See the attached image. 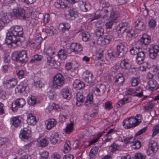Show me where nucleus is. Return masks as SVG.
<instances>
[{"label": "nucleus", "mask_w": 159, "mask_h": 159, "mask_svg": "<svg viewBox=\"0 0 159 159\" xmlns=\"http://www.w3.org/2000/svg\"><path fill=\"white\" fill-rule=\"evenodd\" d=\"M12 60L22 63H25L28 60L27 52L25 50L16 51L12 54Z\"/></svg>", "instance_id": "nucleus-1"}, {"label": "nucleus", "mask_w": 159, "mask_h": 159, "mask_svg": "<svg viewBox=\"0 0 159 159\" xmlns=\"http://www.w3.org/2000/svg\"><path fill=\"white\" fill-rule=\"evenodd\" d=\"M11 17L12 19H19L21 20H26V17L25 15V11L24 9L18 8L14 9L11 13Z\"/></svg>", "instance_id": "nucleus-2"}, {"label": "nucleus", "mask_w": 159, "mask_h": 159, "mask_svg": "<svg viewBox=\"0 0 159 159\" xmlns=\"http://www.w3.org/2000/svg\"><path fill=\"white\" fill-rule=\"evenodd\" d=\"M138 119L134 117L128 118L125 119L122 122L123 125L125 128L129 129L138 125L139 122H137Z\"/></svg>", "instance_id": "nucleus-3"}, {"label": "nucleus", "mask_w": 159, "mask_h": 159, "mask_svg": "<svg viewBox=\"0 0 159 159\" xmlns=\"http://www.w3.org/2000/svg\"><path fill=\"white\" fill-rule=\"evenodd\" d=\"M64 84L65 79L61 74H57L53 77V86L54 88L60 89Z\"/></svg>", "instance_id": "nucleus-4"}, {"label": "nucleus", "mask_w": 159, "mask_h": 159, "mask_svg": "<svg viewBox=\"0 0 159 159\" xmlns=\"http://www.w3.org/2000/svg\"><path fill=\"white\" fill-rule=\"evenodd\" d=\"M121 141L125 144L133 143L132 147L135 149H139L141 146V143L139 141L136 140L135 139H133V137L131 136L129 137H123V138L121 139Z\"/></svg>", "instance_id": "nucleus-5"}, {"label": "nucleus", "mask_w": 159, "mask_h": 159, "mask_svg": "<svg viewBox=\"0 0 159 159\" xmlns=\"http://www.w3.org/2000/svg\"><path fill=\"white\" fill-rule=\"evenodd\" d=\"M7 36L5 43L8 45H12L13 44H14L20 45L23 42L24 39L22 38L21 39H19L20 40H17L16 37L12 35L11 32H8V33H7Z\"/></svg>", "instance_id": "nucleus-6"}, {"label": "nucleus", "mask_w": 159, "mask_h": 159, "mask_svg": "<svg viewBox=\"0 0 159 159\" xmlns=\"http://www.w3.org/2000/svg\"><path fill=\"white\" fill-rule=\"evenodd\" d=\"M11 13H7L1 11L0 12V25L1 28H3L5 24L9 23L11 20L12 18L11 17Z\"/></svg>", "instance_id": "nucleus-7"}, {"label": "nucleus", "mask_w": 159, "mask_h": 159, "mask_svg": "<svg viewBox=\"0 0 159 159\" xmlns=\"http://www.w3.org/2000/svg\"><path fill=\"white\" fill-rule=\"evenodd\" d=\"M26 103L25 100L23 98H18L16 99L12 103L11 109L13 111L16 112L18 108H22Z\"/></svg>", "instance_id": "nucleus-8"}, {"label": "nucleus", "mask_w": 159, "mask_h": 159, "mask_svg": "<svg viewBox=\"0 0 159 159\" xmlns=\"http://www.w3.org/2000/svg\"><path fill=\"white\" fill-rule=\"evenodd\" d=\"M149 56L150 58L156 60L159 57V47L154 45L149 48Z\"/></svg>", "instance_id": "nucleus-9"}, {"label": "nucleus", "mask_w": 159, "mask_h": 159, "mask_svg": "<svg viewBox=\"0 0 159 159\" xmlns=\"http://www.w3.org/2000/svg\"><path fill=\"white\" fill-rule=\"evenodd\" d=\"M104 12L105 15L102 18L107 19L109 17V20H112V21L116 22L117 18L119 16V14L116 11L110 12L107 10H105Z\"/></svg>", "instance_id": "nucleus-10"}, {"label": "nucleus", "mask_w": 159, "mask_h": 159, "mask_svg": "<svg viewBox=\"0 0 159 159\" xmlns=\"http://www.w3.org/2000/svg\"><path fill=\"white\" fill-rule=\"evenodd\" d=\"M158 149V148L156 142L153 141H151L149 143L148 147L147 153L148 156L151 154L156 152Z\"/></svg>", "instance_id": "nucleus-11"}, {"label": "nucleus", "mask_w": 159, "mask_h": 159, "mask_svg": "<svg viewBox=\"0 0 159 159\" xmlns=\"http://www.w3.org/2000/svg\"><path fill=\"white\" fill-rule=\"evenodd\" d=\"M117 51L116 53V57L120 58L122 57L125 52V44L123 43H119L116 46Z\"/></svg>", "instance_id": "nucleus-12"}, {"label": "nucleus", "mask_w": 159, "mask_h": 159, "mask_svg": "<svg viewBox=\"0 0 159 159\" xmlns=\"http://www.w3.org/2000/svg\"><path fill=\"white\" fill-rule=\"evenodd\" d=\"M22 119V118L20 116L13 117L11 119L10 123L12 126L17 128L20 125Z\"/></svg>", "instance_id": "nucleus-13"}, {"label": "nucleus", "mask_w": 159, "mask_h": 159, "mask_svg": "<svg viewBox=\"0 0 159 159\" xmlns=\"http://www.w3.org/2000/svg\"><path fill=\"white\" fill-rule=\"evenodd\" d=\"M93 74L88 70H86L84 72L82 75V78L88 84L92 82Z\"/></svg>", "instance_id": "nucleus-14"}, {"label": "nucleus", "mask_w": 159, "mask_h": 159, "mask_svg": "<svg viewBox=\"0 0 159 159\" xmlns=\"http://www.w3.org/2000/svg\"><path fill=\"white\" fill-rule=\"evenodd\" d=\"M112 36L111 35H105L103 40L102 38H99L97 40V43L98 45L106 44L109 43L111 40Z\"/></svg>", "instance_id": "nucleus-15"}, {"label": "nucleus", "mask_w": 159, "mask_h": 159, "mask_svg": "<svg viewBox=\"0 0 159 159\" xmlns=\"http://www.w3.org/2000/svg\"><path fill=\"white\" fill-rule=\"evenodd\" d=\"M31 136V132L27 128H25L21 130L20 137L21 139H28Z\"/></svg>", "instance_id": "nucleus-16"}, {"label": "nucleus", "mask_w": 159, "mask_h": 159, "mask_svg": "<svg viewBox=\"0 0 159 159\" xmlns=\"http://www.w3.org/2000/svg\"><path fill=\"white\" fill-rule=\"evenodd\" d=\"M27 80H24L20 83V84L16 89V91L21 93L23 92H25L26 89L27 87L28 84Z\"/></svg>", "instance_id": "nucleus-17"}, {"label": "nucleus", "mask_w": 159, "mask_h": 159, "mask_svg": "<svg viewBox=\"0 0 159 159\" xmlns=\"http://www.w3.org/2000/svg\"><path fill=\"white\" fill-rule=\"evenodd\" d=\"M106 89L105 86L103 84H101L98 87H96L94 90V93L97 96H101L105 92Z\"/></svg>", "instance_id": "nucleus-18"}, {"label": "nucleus", "mask_w": 159, "mask_h": 159, "mask_svg": "<svg viewBox=\"0 0 159 159\" xmlns=\"http://www.w3.org/2000/svg\"><path fill=\"white\" fill-rule=\"evenodd\" d=\"M70 49L71 51L77 53L82 50L83 48L80 44L72 43L70 45Z\"/></svg>", "instance_id": "nucleus-19"}, {"label": "nucleus", "mask_w": 159, "mask_h": 159, "mask_svg": "<svg viewBox=\"0 0 159 159\" xmlns=\"http://www.w3.org/2000/svg\"><path fill=\"white\" fill-rule=\"evenodd\" d=\"M80 8L82 11L86 12L89 11L91 9V5L88 2L81 1L80 2Z\"/></svg>", "instance_id": "nucleus-20"}, {"label": "nucleus", "mask_w": 159, "mask_h": 159, "mask_svg": "<svg viewBox=\"0 0 159 159\" xmlns=\"http://www.w3.org/2000/svg\"><path fill=\"white\" fill-rule=\"evenodd\" d=\"M16 80L15 79H11L6 80L4 82V84L5 86L7 89H9L14 87L17 84Z\"/></svg>", "instance_id": "nucleus-21"}, {"label": "nucleus", "mask_w": 159, "mask_h": 159, "mask_svg": "<svg viewBox=\"0 0 159 159\" xmlns=\"http://www.w3.org/2000/svg\"><path fill=\"white\" fill-rule=\"evenodd\" d=\"M61 94L64 98L67 100H70L71 97V93L70 92L69 89L67 87L62 89Z\"/></svg>", "instance_id": "nucleus-22"}, {"label": "nucleus", "mask_w": 159, "mask_h": 159, "mask_svg": "<svg viewBox=\"0 0 159 159\" xmlns=\"http://www.w3.org/2000/svg\"><path fill=\"white\" fill-rule=\"evenodd\" d=\"M76 104L78 106H81L84 101V98L82 94L80 92L77 93L76 95Z\"/></svg>", "instance_id": "nucleus-23"}, {"label": "nucleus", "mask_w": 159, "mask_h": 159, "mask_svg": "<svg viewBox=\"0 0 159 159\" xmlns=\"http://www.w3.org/2000/svg\"><path fill=\"white\" fill-rule=\"evenodd\" d=\"M11 34L12 35L15 36L16 38V40H20L19 39H21L22 38L24 39L23 42L25 40V38L23 36L24 32L23 30H20L19 31L17 32L16 30H11Z\"/></svg>", "instance_id": "nucleus-24"}, {"label": "nucleus", "mask_w": 159, "mask_h": 159, "mask_svg": "<svg viewBox=\"0 0 159 159\" xmlns=\"http://www.w3.org/2000/svg\"><path fill=\"white\" fill-rule=\"evenodd\" d=\"M139 42L142 45H146L150 43V39H149L148 36L146 34H144L140 40L139 41Z\"/></svg>", "instance_id": "nucleus-25"}, {"label": "nucleus", "mask_w": 159, "mask_h": 159, "mask_svg": "<svg viewBox=\"0 0 159 159\" xmlns=\"http://www.w3.org/2000/svg\"><path fill=\"white\" fill-rule=\"evenodd\" d=\"M73 85L75 88L80 90L84 87L85 84L82 81L76 80L74 81Z\"/></svg>", "instance_id": "nucleus-26"}, {"label": "nucleus", "mask_w": 159, "mask_h": 159, "mask_svg": "<svg viewBox=\"0 0 159 159\" xmlns=\"http://www.w3.org/2000/svg\"><path fill=\"white\" fill-rule=\"evenodd\" d=\"M27 121L28 124L32 125H35L37 122L36 117L31 114L28 115Z\"/></svg>", "instance_id": "nucleus-27"}, {"label": "nucleus", "mask_w": 159, "mask_h": 159, "mask_svg": "<svg viewBox=\"0 0 159 159\" xmlns=\"http://www.w3.org/2000/svg\"><path fill=\"white\" fill-rule=\"evenodd\" d=\"M58 56L61 60L66 59L67 56V51L64 49H61L58 52Z\"/></svg>", "instance_id": "nucleus-28"}, {"label": "nucleus", "mask_w": 159, "mask_h": 159, "mask_svg": "<svg viewBox=\"0 0 159 159\" xmlns=\"http://www.w3.org/2000/svg\"><path fill=\"white\" fill-rule=\"evenodd\" d=\"M42 58L43 56L42 55L36 54L32 57L30 62L32 63H37V64H39V63L41 61Z\"/></svg>", "instance_id": "nucleus-29"}, {"label": "nucleus", "mask_w": 159, "mask_h": 159, "mask_svg": "<svg viewBox=\"0 0 159 159\" xmlns=\"http://www.w3.org/2000/svg\"><path fill=\"white\" fill-rule=\"evenodd\" d=\"M115 82H118V84H121L124 81L125 78L123 75L121 73L118 74L114 78Z\"/></svg>", "instance_id": "nucleus-30"}, {"label": "nucleus", "mask_w": 159, "mask_h": 159, "mask_svg": "<svg viewBox=\"0 0 159 159\" xmlns=\"http://www.w3.org/2000/svg\"><path fill=\"white\" fill-rule=\"evenodd\" d=\"M130 102L128 98H124L120 100L116 104L117 108L121 107L125 104Z\"/></svg>", "instance_id": "nucleus-31"}, {"label": "nucleus", "mask_w": 159, "mask_h": 159, "mask_svg": "<svg viewBox=\"0 0 159 159\" xmlns=\"http://www.w3.org/2000/svg\"><path fill=\"white\" fill-rule=\"evenodd\" d=\"M120 66L123 69L125 70H129L130 68V65L128 61L125 59L121 61Z\"/></svg>", "instance_id": "nucleus-32"}, {"label": "nucleus", "mask_w": 159, "mask_h": 159, "mask_svg": "<svg viewBox=\"0 0 159 159\" xmlns=\"http://www.w3.org/2000/svg\"><path fill=\"white\" fill-rule=\"evenodd\" d=\"M56 123L57 122L54 119H50V120L48 121L46 125L47 129H50L52 128L55 125Z\"/></svg>", "instance_id": "nucleus-33"}, {"label": "nucleus", "mask_w": 159, "mask_h": 159, "mask_svg": "<svg viewBox=\"0 0 159 159\" xmlns=\"http://www.w3.org/2000/svg\"><path fill=\"white\" fill-rule=\"evenodd\" d=\"M148 84L149 89L152 90L156 87L157 82L154 79H151L148 81Z\"/></svg>", "instance_id": "nucleus-34"}, {"label": "nucleus", "mask_w": 159, "mask_h": 159, "mask_svg": "<svg viewBox=\"0 0 159 159\" xmlns=\"http://www.w3.org/2000/svg\"><path fill=\"white\" fill-rule=\"evenodd\" d=\"M98 147L96 146L93 147L91 149L89 153V155L90 158H92L95 157L98 153Z\"/></svg>", "instance_id": "nucleus-35"}, {"label": "nucleus", "mask_w": 159, "mask_h": 159, "mask_svg": "<svg viewBox=\"0 0 159 159\" xmlns=\"http://www.w3.org/2000/svg\"><path fill=\"white\" fill-rule=\"evenodd\" d=\"M78 12L75 9L72 8L69 10V14L72 19H75L77 16Z\"/></svg>", "instance_id": "nucleus-36"}, {"label": "nucleus", "mask_w": 159, "mask_h": 159, "mask_svg": "<svg viewBox=\"0 0 159 159\" xmlns=\"http://www.w3.org/2000/svg\"><path fill=\"white\" fill-rule=\"evenodd\" d=\"M80 34L82 37L83 40L85 42L88 41L90 37V34L88 32L86 31H84L81 33Z\"/></svg>", "instance_id": "nucleus-37"}, {"label": "nucleus", "mask_w": 159, "mask_h": 159, "mask_svg": "<svg viewBox=\"0 0 159 159\" xmlns=\"http://www.w3.org/2000/svg\"><path fill=\"white\" fill-rule=\"evenodd\" d=\"M93 94L89 93L86 97V100L85 102V105L86 106H88L89 104H91L93 103Z\"/></svg>", "instance_id": "nucleus-38"}, {"label": "nucleus", "mask_w": 159, "mask_h": 159, "mask_svg": "<svg viewBox=\"0 0 159 159\" xmlns=\"http://www.w3.org/2000/svg\"><path fill=\"white\" fill-rule=\"evenodd\" d=\"M152 100H151L147 102L148 106H144V108L146 111H149L151 110L154 107V105L152 103Z\"/></svg>", "instance_id": "nucleus-39"}, {"label": "nucleus", "mask_w": 159, "mask_h": 159, "mask_svg": "<svg viewBox=\"0 0 159 159\" xmlns=\"http://www.w3.org/2000/svg\"><path fill=\"white\" fill-rule=\"evenodd\" d=\"M44 52L48 56H52L55 53L53 49L51 47H49L46 48L44 50Z\"/></svg>", "instance_id": "nucleus-40"}, {"label": "nucleus", "mask_w": 159, "mask_h": 159, "mask_svg": "<svg viewBox=\"0 0 159 159\" xmlns=\"http://www.w3.org/2000/svg\"><path fill=\"white\" fill-rule=\"evenodd\" d=\"M73 123L72 122L67 125L65 131V132L66 134H69L73 130Z\"/></svg>", "instance_id": "nucleus-41"}, {"label": "nucleus", "mask_w": 159, "mask_h": 159, "mask_svg": "<svg viewBox=\"0 0 159 159\" xmlns=\"http://www.w3.org/2000/svg\"><path fill=\"white\" fill-rule=\"evenodd\" d=\"M70 143L69 141H66V143L65 144L64 148L63 151L64 153H67L70 150Z\"/></svg>", "instance_id": "nucleus-42"}, {"label": "nucleus", "mask_w": 159, "mask_h": 159, "mask_svg": "<svg viewBox=\"0 0 159 159\" xmlns=\"http://www.w3.org/2000/svg\"><path fill=\"white\" fill-rule=\"evenodd\" d=\"M28 103L30 105L34 106L37 103V99L34 96H32L29 99Z\"/></svg>", "instance_id": "nucleus-43"}, {"label": "nucleus", "mask_w": 159, "mask_h": 159, "mask_svg": "<svg viewBox=\"0 0 159 159\" xmlns=\"http://www.w3.org/2000/svg\"><path fill=\"white\" fill-rule=\"evenodd\" d=\"M136 91H140V92L135 91L134 94V96L138 97L139 98L141 97L142 96H143V90L141 88H136Z\"/></svg>", "instance_id": "nucleus-44"}, {"label": "nucleus", "mask_w": 159, "mask_h": 159, "mask_svg": "<svg viewBox=\"0 0 159 159\" xmlns=\"http://www.w3.org/2000/svg\"><path fill=\"white\" fill-rule=\"evenodd\" d=\"M128 24L126 22L121 23L119 24L118 27L120 28L119 30L123 29V30H127L129 29Z\"/></svg>", "instance_id": "nucleus-45"}, {"label": "nucleus", "mask_w": 159, "mask_h": 159, "mask_svg": "<svg viewBox=\"0 0 159 159\" xmlns=\"http://www.w3.org/2000/svg\"><path fill=\"white\" fill-rule=\"evenodd\" d=\"M156 21L153 19L150 20L148 22V26L150 29H153L156 26Z\"/></svg>", "instance_id": "nucleus-46"}, {"label": "nucleus", "mask_w": 159, "mask_h": 159, "mask_svg": "<svg viewBox=\"0 0 159 159\" xmlns=\"http://www.w3.org/2000/svg\"><path fill=\"white\" fill-rule=\"evenodd\" d=\"M140 47L137 48V47H134L130 49V52L131 54L132 55H135L137 54L138 51H139V49Z\"/></svg>", "instance_id": "nucleus-47"}, {"label": "nucleus", "mask_w": 159, "mask_h": 159, "mask_svg": "<svg viewBox=\"0 0 159 159\" xmlns=\"http://www.w3.org/2000/svg\"><path fill=\"white\" fill-rule=\"evenodd\" d=\"M39 143V144L40 146L42 147H44L47 146L48 144L47 142V140L45 138L42 139H40Z\"/></svg>", "instance_id": "nucleus-48"}, {"label": "nucleus", "mask_w": 159, "mask_h": 159, "mask_svg": "<svg viewBox=\"0 0 159 159\" xmlns=\"http://www.w3.org/2000/svg\"><path fill=\"white\" fill-rule=\"evenodd\" d=\"M126 33L127 35L130 38L135 36L137 34L135 30H128Z\"/></svg>", "instance_id": "nucleus-49"}, {"label": "nucleus", "mask_w": 159, "mask_h": 159, "mask_svg": "<svg viewBox=\"0 0 159 159\" xmlns=\"http://www.w3.org/2000/svg\"><path fill=\"white\" fill-rule=\"evenodd\" d=\"M139 79L138 77L134 78L132 79L131 84L132 86H135L139 84Z\"/></svg>", "instance_id": "nucleus-50"}, {"label": "nucleus", "mask_w": 159, "mask_h": 159, "mask_svg": "<svg viewBox=\"0 0 159 159\" xmlns=\"http://www.w3.org/2000/svg\"><path fill=\"white\" fill-rule=\"evenodd\" d=\"M43 32L46 33L49 36H52L54 34H57L58 33L57 30H42Z\"/></svg>", "instance_id": "nucleus-51"}, {"label": "nucleus", "mask_w": 159, "mask_h": 159, "mask_svg": "<svg viewBox=\"0 0 159 159\" xmlns=\"http://www.w3.org/2000/svg\"><path fill=\"white\" fill-rule=\"evenodd\" d=\"M137 56L144 59L145 56L144 52L143 51L142 49L140 48H139V51L138 52Z\"/></svg>", "instance_id": "nucleus-52"}, {"label": "nucleus", "mask_w": 159, "mask_h": 159, "mask_svg": "<svg viewBox=\"0 0 159 159\" xmlns=\"http://www.w3.org/2000/svg\"><path fill=\"white\" fill-rule=\"evenodd\" d=\"M103 33L104 30H102V31H101V30H96L95 32V34H94V35H95V37H97L95 39L97 41V39H96L100 38V37L103 35Z\"/></svg>", "instance_id": "nucleus-53"}, {"label": "nucleus", "mask_w": 159, "mask_h": 159, "mask_svg": "<svg viewBox=\"0 0 159 159\" xmlns=\"http://www.w3.org/2000/svg\"><path fill=\"white\" fill-rule=\"evenodd\" d=\"M152 136L153 137L156 135L159 132V125H158L154 127L152 129Z\"/></svg>", "instance_id": "nucleus-54"}, {"label": "nucleus", "mask_w": 159, "mask_h": 159, "mask_svg": "<svg viewBox=\"0 0 159 159\" xmlns=\"http://www.w3.org/2000/svg\"><path fill=\"white\" fill-rule=\"evenodd\" d=\"M141 68L142 71H145L149 69L150 66L148 62L144 63Z\"/></svg>", "instance_id": "nucleus-55"}, {"label": "nucleus", "mask_w": 159, "mask_h": 159, "mask_svg": "<svg viewBox=\"0 0 159 159\" xmlns=\"http://www.w3.org/2000/svg\"><path fill=\"white\" fill-rule=\"evenodd\" d=\"M50 141L53 144H56V143H59L61 141V139L58 138L56 139V137H53V136H51L50 139Z\"/></svg>", "instance_id": "nucleus-56"}, {"label": "nucleus", "mask_w": 159, "mask_h": 159, "mask_svg": "<svg viewBox=\"0 0 159 159\" xmlns=\"http://www.w3.org/2000/svg\"><path fill=\"white\" fill-rule=\"evenodd\" d=\"M106 109L108 111L110 110L112 108V104L111 102L109 101H107L105 103Z\"/></svg>", "instance_id": "nucleus-57"}, {"label": "nucleus", "mask_w": 159, "mask_h": 159, "mask_svg": "<svg viewBox=\"0 0 159 159\" xmlns=\"http://www.w3.org/2000/svg\"><path fill=\"white\" fill-rule=\"evenodd\" d=\"M54 6L56 7L57 8H64L66 7L68 8V7L66 6L64 4H61L58 2H55L54 3Z\"/></svg>", "instance_id": "nucleus-58"}, {"label": "nucleus", "mask_w": 159, "mask_h": 159, "mask_svg": "<svg viewBox=\"0 0 159 159\" xmlns=\"http://www.w3.org/2000/svg\"><path fill=\"white\" fill-rule=\"evenodd\" d=\"M135 159H145L146 156L140 153H136L135 155Z\"/></svg>", "instance_id": "nucleus-59"}, {"label": "nucleus", "mask_w": 159, "mask_h": 159, "mask_svg": "<svg viewBox=\"0 0 159 159\" xmlns=\"http://www.w3.org/2000/svg\"><path fill=\"white\" fill-rule=\"evenodd\" d=\"M40 159H47L48 156V152L47 151H44L40 154Z\"/></svg>", "instance_id": "nucleus-60"}, {"label": "nucleus", "mask_w": 159, "mask_h": 159, "mask_svg": "<svg viewBox=\"0 0 159 159\" xmlns=\"http://www.w3.org/2000/svg\"><path fill=\"white\" fill-rule=\"evenodd\" d=\"M62 156V154L56 152L52 156V157L55 159H61Z\"/></svg>", "instance_id": "nucleus-61"}, {"label": "nucleus", "mask_w": 159, "mask_h": 159, "mask_svg": "<svg viewBox=\"0 0 159 159\" xmlns=\"http://www.w3.org/2000/svg\"><path fill=\"white\" fill-rule=\"evenodd\" d=\"M116 22L112 21V20H109L108 22H107L106 24V26L107 29H110L113 24Z\"/></svg>", "instance_id": "nucleus-62"}, {"label": "nucleus", "mask_w": 159, "mask_h": 159, "mask_svg": "<svg viewBox=\"0 0 159 159\" xmlns=\"http://www.w3.org/2000/svg\"><path fill=\"white\" fill-rule=\"evenodd\" d=\"M17 75L20 79L23 78L24 75V72L23 70H19L17 73Z\"/></svg>", "instance_id": "nucleus-63"}, {"label": "nucleus", "mask_w": 159, "mask_h": 159, "mask_svg": "<svg viewBox=\"0 0 159 159\" xmlns=\"http://www.w3.org/2000/svg\"><path fill=\"white\" fill-rule=\"evenodd\" d=\"M74 156L73 155L68 154L63 156L62 159H73Z\"/></svg>", "instance_id": "nucleus-64"}]
</instances>
